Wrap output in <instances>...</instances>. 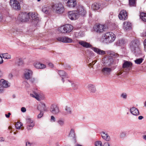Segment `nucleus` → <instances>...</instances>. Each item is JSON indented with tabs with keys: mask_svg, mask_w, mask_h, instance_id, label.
I'll return each instance as SVG.
<instances>
[{
	"mask_svg": "<svg viewBox=\"0 0 146 146\" xmlns=\"http://www.w3.org/2000/svg\"><path fill=\"white\" fill-rule=\"evenodd\" d=\"M108 53L110 55L108 58H105L104 59V65L109 66L117 63L119 59L117 58L119 57V55L112 51L109 52Z\"/></svg>",
	"mask_w": 146,
	"mask_h": 146,
	"instance_id": "1",
	"label": "nucleus"
},
{
	"mask_svg": "<svg viewBox=\"0 0 146 146\" xmlns=\"http://www.w3.org/2000/svg\"><path fill=\"white\" fill-rule=\"evenodd\" d=\"M139 45V41L136 39L133 40L129 44L131 50L136 56H138L141 53Z\"/></svg>",
	"mask_w": 146,
	"mask_h": 146,
	"instance_id": "2",
	"label": "nucleus"
},
{
	"mask_svg": "<svg viewBox=\"0 0 146 146\" xmlns=\"http://www.w3.org/2000/svg\"><path fill=\"white\" fill-rule=\"evenodd\" d=\"M115 39V34L112 32H109L103 34L101 41L104 43L108 44L113 42Z\"/></svg>",
	"mask_w": 146,
	"mask_h": 146,
	"instance_id": "3",
	"label": "nucleus"
},
{
	"mask_svg": "<svg viewBox=\"0 0 146 146\" xmlns=\"http://www.w3.org/2000/svg\"><path fill=\"white\" fill-rule=\"evenodd\" d=\"M51 7L57 13H61L64 12V7L61 3L53 4L52 5Z\"/></svg>",
	"mask_w": 146,
	"mask_h": 146,
	"instance_id": "4",
	"label": "nucleus"
},
{
	"mask_svg": "<svg viewBox=\"0 0 146 146\" xmlns=\"http://www.w3.org/2000/svg\"><path fill=\"white\" fill-rule=\"evenodd\" d=\"M23 3V0H10V5L14 9L19 10L21 8L20 4Z\"/></svg>",
	"mask_w": 146,
	"mask_h": 146,
	"instance_id": "5",
	"label": "nucleus"
},
{
	"mask_svg": "<svg viewBox=\"0 0 146 146\" xmlns=\"http://www.w3.org/2000/svg\"><path fill=\"white\" fill-rule=\"evenodd\" d=\"M72 25L68 24L63 25L59 28V30L62 33H67L70 32L73 29Z\"/></svg>",
	"mask_w": 146,
	"mask_h": 146,
	"instance_id": "6",
	"label": "nucleus"
},
{
	"mask_svg": "<svg viewBox=\"0 0 146 146\" xmlns=\"http://www.w3.org/2000/svg\"><path fill=\"white\" fill-rule=\"evenodd\" d=\"M68 16L71 20H75L79 17V14L77 11H69L68 13Z\"/></svg>",
	"mask_w": 146,
	"mask_h": 146,
	"instance_id": "7",
	"label": "nucleus"
},
{
	"mask_svg": "<svg viewBox=\"0 0 146 146\" xmlns=\"http://www.w3.org/2000/svg\"><path fill=\"white\" fill-rule=\"evenodd\" d=\"M26 125L27 129L28 131H29L34 126L35 122L31 118L28 117L26 119Z\"/></svg>",
	"mask_w": 146,
	"mask_h": 146,
	"instance_id": "8",
	"label": "nucleus"
},
{
	"mask_svg": "<svg viewBox=\"0 0 146 146\" xmlns=\"http://www.w3.org/2000/svg\"><path fill=\"white\" fill-rule=\"evenodd\" d=\"M29 14H19L18 17V20L21 22L26 21L30 18Z\"/></svg>",
	"mask_w": 146,
	"mask_h": 146,
	"instance_id": "9",
	"label": "nucleus"
},
{
	"mask_svg": "<svg viewBox=\"0 0 146 146\" xmlns=\"http://www.w3.org/2000/svg\"><path fill=\"white\" fill-rule=\"evenodd\" d=\"M25 78L27 80L30 78L31 77H32L33 75V71L29 69H26L25 70L24 73Z\"/></svg>",
	"mask_w": 146,
	"mask_h": 146,
	"instance_id": "10",
	"label": "nucleus"
},
{
	"mask_svg": "<svg viewBox=\"0 0 146 146\" xmlns=\"http://www.w3.org/2000/svg\"><path fill=\"white\" fill-rule=\"evenodd\" d=\"M119 18L120 20H126L128 18V14L125 10L121 11L118 15Z\"/></svg>",
	"mask_w": 146,
	"mask_h": 146,
	"instance_id": "11",
	"label": "nucleus"
},
{
	"mask_svg": "<svg viewBox=\"0 0 146 146\" xmlns=\"http://www.w3.org/2000/svg\"><path fill=\"white\" fill-rule=\"evenodd\" d=\"M112 70L111 68L108 67H104L102 70V74L104 76L109 75L111 72Z\"/></svg>",
	"mask_w": 146,
	"mask_h": 146,
	"instance_id": "12",
	"label": "nucleus"
},
{
	"mask_svg": "<svg viewBox=\"0 0 146 146\" xmlns=\"http://www.w3.org/2000/svg\"><path fill=\"white\" fill-rule=\"evenodd\" d=\"M64 1L66 3L67 6L73 8L75 7L76 5V0H64Z\"/></svg>",
	"mask_w": 146,
	"mask_h": 146,
	"instance_id": "13",
	"label": "nucleus"
},
{
	"mask_svg": "<svg viewBox=\"0 0 146 146\" xmlns=\"http://www.w3.org/2000/svg\"><path fill=\"white\" fill-rule=\"evenodd\" d=\"M104 26L102 25H96L94 27V30L97 33H100L103 32L104 29Z\"/></svg>",
	"mask_w": 146,
	"mask_h": 146,
	"instance_id": "14",
	"label": "nucleus"
},
{
	"mask_svg": "<svg viewBox=\"0 0 146 146\" xmlns=\"http://www.w3.org/2000/svg\"><path fill=\"white\" fill-rule=\"evenodd\" d=\"M50 111L54 114H57L59 112V110L58 107L55 104L52 105L50 108Z\"/></svg>",
	"mask_w": 146,
	"mask_h": 146,
	"instance_id": "15",
	"label": "nucleus"
},
{
	"mask_svg": "<svg viewBox=\"0 0 146 146\" xmlns=\"http://www.w3.org/2000/svg\"><path fill=\"white\" fill-rule=\"evenodd\" d=\"M58 74L62 78V80L63 83L64 82V78H68V76L67 74L63 70H57V71Z\"/></svg>",
	"mask_w": 146,
	"mask_h": 146,
	"instance_id": "16",
	"label": "nucleus"
},
{
	"mask_svg": "<svg viewBox=\"0 0 146 146\" xmlns=\"http://www.w3.org/2000/svg\"><path fill=\"white\" fill-rule=\"evenodd\" d=\"M79 44L83 47L86 48H92V46L90 43L84 41L80 40L78 42Z\"/></svg>",
	"mask_w": 146,
	"mask_h": 146,
	"instance_id": "17",
	"label": "nucleus"
},
{
	"mask_svg": "<svg viewBox=\"0 0 146 146\" xmlns=\"http://www.w3.org/2000/svg\"><path fill=\"white\" fill-rule=\"evenodd\" d=\"M92 49L98 55H103L106 54L105 51L101 50L100 49L95 47H92Z\"/></svg>",
	"mask_w": 146,
	"mask_h": 146,
	"instance_id": "18",
	"label": "nucleus"
},
{
	"mask_svg": "<svg viewBox=\"0 0 146 146\" xmlns=\"http://www.w3.org/2000/svg\"><path fill=\"white\" fill-rule=\"evenodd\" d=\"M33 65L37 69H41L46 68V66L45 65L38 62H35Z\"/></svg>",
	"mask_w": 146,
	"mask_h": 146,
	"instance_id": "19",
	"label": "nucleus"
},
{
	"mask_svg": "<svg viewBox=\"0 0 146 146\" xmlns=\"http://www.w3.org/2000/svg\"><path fill=\"white\" fill-rule=\"evenodd\" d=\"M1 86L4 88H7L10 86L8 82L3 79H1L0 82Z\"/></svg>",
	"mask_w": 146,
	"mask_h": 146,
	"instance_id": "20",
	"label": "nucleus"
},
{
	"mask_svg": "<svg viewBox=\"0 0 146 146\" xmlns=\"http://www.w3.org/2000/svg\"><path fill=\"white\" fill-rule=\"evenodd\" d=\"M132 65V63L130 62L124 61L123 64L122 68L123 69L131 68Z\"/></svg>",
	"mask_w": 146,
	"mask_h": 146,
	"instance_id": "21",
	"label": "nucleus"
},
{
	"mask_svg": "<svg viewBox=\"0 0 146 146\" xmlns=\"http://www.w3.org/2000/svg\"><path fill=\"white\" fill-rule=\"evenodd\" d=\"M69 137H72L73 139V141L74 142L76 143V137L75 133V131L73 129H71L69 134Z\"/></svg>",
	"mask_w": 146,
	"mask_h": 146,
	"instance_id": "22",
	"label": "nucleus"
},
{
	"mask_svg": "<svg viewBox=\"0 0 146 146\" xmlns=\"http://www.w3.org/2000/svg\"><path fill=\"white\" fill-rule=\"evenodd\" d=\"M102 137L103 139L106 141H109L110 140V138L108 133L102 131L101 133Z\"/></svg>",
	"mask_w": 146,
	"mask_h": 146,
	"instance_id": "23",
	"label": "nucleus"
},
{
	"mask_svg": "<svg viewBox=\"0 0 146 146\" xmlns=\"http://www.w3.org/2000/svg\"><path fill=\"white\" fill-rule=\"evenodd\" d=\"M77 11L78 12L79 15H81L84 16L85 15L86 13V11L84 10L83 7L82 6H79Z\"/></svg>",
	"mask_w": 146,
	"mask_h": 146,
	"instance_id": "24",
	"label": "nucleus"
},
{
	"mask_svg": "<svg viewBox=\"0 0 146 146\" xmlns=\"http://www.w3.org/2000/svg\"><path fill=\"white\" fill-rule=\"evenodd\" d=\"M72 113V111L71 108L67 106L65 107V111L63 112V114L65 115H71Z\"/></svg>",
	"mask_w": 146,
	"mask_h": 146,
	"instance_id": "25",
	"label": "nucleus"
},
{
	"mask_svg": "<svg viewBox=\"0 0 146 146\" xmlns=\"http://www.w3.org/2000/svg\"><path fill=\"white\" fill-rule=\"evenodd\" d=\"M101 4L99 3H95L92 5V9L94 10H97L99 9L101 7Z\"/></svg>",
	"mask_w": 146,
	"mask_h": 146,
	"instance_id": "26",
	"label": "nucleus"
},
{
	"mask_svg": "<svg viewBox=\"0 0 146 146\" xmlns=\"http://www.w3.org/2000/svg\"><path fill=\"white\" fill-rule=\"evenodd\" d=\"M88 88L90 93H94L96 92V88L94 85L91 84H89L88 86Z\"/></svg>",
	"mask_w": 146,
	"mask_h": 146,
	"instance_id": "27",
	"label": "nucleus"
},
{
	"mask_svg": "<svg viewBox=\"0 0 146 146\" xmlns=\"http://www.w3.org/2000/svg\"><path fill=\"white\" fill-rule=\"evenodd\" d=\"M123 27L126 31L130 29L131 28V23L129 22H125L123 23Z\"/></svg>",
	"mask_w": 146,
	"mask_h": 146,
	"instance_id": "28",
	"label": "nucleus"
},
{
	"mask_svg": "<svg viewBox=\"0 0 146 146\" xmlns=\"http://www.w3.org/2000/svg\"><path fill=\"white\" fill-rule=\"evenodd\" d=\"M130 112L133 115H137L139 113L138 110L135 107H133L131 109Z\"/></svg>",
	"mask_w": 146,
	"mask_h": 146,
	"instance_id": "29",
	"label": "nucleus"
},
{
	"mask_svg": "<svg viewBox=\"0 0 146 146\" xmlns=\"http://www.w3.org/2000/svg\"><path fill=\"white\" fill-rule=\"evenodd\" d=\"M45 105L42 102H40V104L37 107L38 110L40 111H45Z\"/></svg>",
	"mask_w": 146,
	"mask_h": 146,
	"instance_id": "30",
	"label": "nucleus"
},
{
	"mask_svg": "<svg viewBox=\"0 0 146 146\" xmlns=\"http://www.w3.org/2000/svg\"><path fill=\"white\" fill-rule=\"evenodd\" d=\"M29 13L30 14H29L30 18L29 19H31V18L33 20L36 21H37L38 19V18L35 13H29Z\"/></svg>",
	"mask_w": 146,
	"mask_h": 146,
	"instance_id": "31",
	"label": "nucleus"
},
{
	"mask_svg": "<svg viewBox=\"0 0 146 146\" xmlns=\"http://www.w3.org/2000/svg\"><path fill=\"white\" fill-rule=\"evenodd\" d=\"M72 42V39L66 36H63V42L66 43H71Z\"/></svg>",
	"mask_w": 146,
	"mask_h": 146,
	"instance_id": "32",
	"label": "nucleus"
},
{
	"mask_svg": "<svg viewBox=\"0 0 146 146\" xmlns=\"http://www.w3.org/2000/svg\"><path fill=\"white\" fill-rule=\"evenodd\" d=\"M140 18L143 21L146 22V14L141 12L140 14Z\"/></svg>",
	"mask_w": 146,
	"mask_h": 146,
	"instance_id": "33",
	"label": "nucleus"
},
{
	"mask_svg": "<svg viewBox=\"0 0 146 146\" xmlns=\"http://www.w3.org/2000/svg\"><path fill=\"white\" fill-rule=\"evenodd\" d=\"M36 96L35 98L38 101H40L41 100H43L44 98V97L43 96L38 94L37 93Z\"/></svg>",
	"mask_w": 146,
	"mask_h": 146,
	"instance_id": "34",
	"label": "nucleus"
},
{
	"mask_svg": "<svg viewBox=\"0 0 146 146\" xmlns=\"http://www.w3.org/2000/svg\"><path fill=\"white\" fill-rule=\"evenodd\" d=\"M49 10V6L45 5H44L42 8V11L44 13H48V11Z\"/></svg>",
	"mask_w": 146,
	"mask_h": 146,
	"instance_id": "35",
	"label": "nucleus"
},
{
	"mask_svg": "<svg viewBox=\"0 0 146 146\" xmlns=\"http://www.w3.org/2000/svg\"><path fill=\"white\" fill-rule=\"evenodd\" d=\"M143 60V59L142 58L137 59L134 60V62L135 64H140Z\"/></svg>",
	"mask_w": 146,
	"mask_h": 146,
	"instance_id": "36",
	"label": "nucleus"
},
{
	"mask_svg": "<svg viewBox=\"0 0 146 146\" xmlns=\"http://www.w3.org/2000/svg\"><path fill=\"white\" fill-rule=\"evenodd\" d=\"M3 56L5 59H10L11 58V55L7 53L3 54Z\"/></svg>",
	"mask_w": 146,
	"mask_h": 146,
	"instance_id": "37",
	"label": "nucleus"
},
{
	"mask_svg": "<svg viewBox=\"0 0 146 146\" xmlns=\"http://www.w3.org/2000/svg\"><path fill=\"white\" fill-rule=\"evenodd\" d=\"M68 82H69L71 84V86L73 88L74 90H76L78 88V86L77 85L75 84L74 82L70 80H68Z\"/></svg>",
	"mask_w": 146,
	"mask_h": 146,
	"instance_id": "38",
	"label": "nucleus"
},
{
	"mask_svg": "<svg viewBox=\"0 0 146 146\" xmlns=\"http://www.w3.org/2000/svg\"><path fill=\"white\" fill-rule=\"evenodd\" d=\"M126 136V133L125 132H121L119 135V137L121 139H124Z\"/></svg>",
	"mask_w": 146,
	"mask_h": 146,
	"instance_id": "39",
	"label": "nucleus"
},
{
	"mask_svg": "<svg viewBox=\"0 0 146 146\" xmlns=\"http://www.w3.org/2000/svg\"><path fill=\"white\" fill-rule=\"evenodd\" d=\"M57 122L58 124L60 126H62L64 124V120L60 119L57 121Z\"/></svg>",
	"mask_w": 146,
	"mask_h": 146,
	"instance_id": "40",
	"label": "nucleus"
},
{
	"mask_svg": "<svg viewBox=\"0 0 146 146\" xmlns=\"http://www.w3.org/2000/svg\"><path fill=\"white\" fill-rule=\"evenodd\" d=\"M129 4L130 6H136L135 0H129Z\"/></svg>",
	"mask_w": 146,
	"mask_h": 146,
	"instance_id": "41",
	"label": "nucleus"
},
{
	"mask_svg": "<svg viewBox=\"0 0 146 146\" xmlns=\"http://www.w3.org/2000/svg\"><path fill=\"white\" fill-rule=\"evenodd\" d=\"M22 125V124L21 123L19 122H17L16 123L15 127L17 129H19L21 127Z\"/></svg>",
	"mask_w": 146,
	"mask_h": 146,
	"instance_id": "42",
	"label": "nucleus"
},
{
	"mask_svg": "<svg viewBox=\"0 0 146 146\" xmlns=\"http://www.w3.org/2000/svg\"><path fill=\"white\" fill-rule=\"evenodd\" d=\"M17 62V64L19 66L22 65L23 63V62L22 59L20 58H19Z\"/></svg>",
	"mask_w": 146,
	"mask_h": 146,
	"instance_id": "43",
	"label": "nucleus"
},
{
	"mask_svg": "<svg viewBox=\"0 0 146 146\" xmlns=\"http://www.w3.org/2000/svg\"><path fill=\"white\" fill-rule=\"evenodd\" d=\"M124 41L122 40H119L117 41L116 43V45L117 46H121L123 44Z\"/></svg>",
	"mask_w": 146,
	"mask_h": 146,
	"instance_id": "44",
	"label": "nucleus"
},
{
	"mask_svg": "<svg viewBox=\"0 0 146 146\" xmlns=\"http://www.w3.org/2000/svg\"><path fill=\"white\" fill-rule=\"evenodd\" d=\"M95 146H102V143L101 141H96L95 143Z\"/></svg>",
	"mask_w": 146,
	"mask_h": 146,
	"instance_id": "45",
	"label": "nucleus"
},
{
	"mask_svg": "<svg viewBox=\"0 0 146 146\" xmlns=\"http://www.w3.org/2000/svg\"><path fill=\"white\" fill-rule=\"evenodd\" d=\"M121 97L124 99H126L127 98V94L125 93H122L121 95Z\"/></svg>",
	"mask_w": 146,
	"mask_h": 146,
	"instance_id": "46",
	"label": "nucleus"
},
{
	"mask_svg": "<svg viewBox=\"0 0 146 146\" xmlns=\"http://www.w3.org/2000/svg\"><path fill=\"white\" fill-rule=\"evenodd\" d=\"M5 20L2 14L0 13V22L5 21Z\"/></svg>",
	"mask_w": 146,
	"mask_h": 146,
	"instance_id": "47",
	"label": "nucleus"
},
{
	"mask_svg": "<svg viewBox=\"0 0 146 146\" xmlns=\"http://www.w3.org/2000/svg\"><path fill=\"white\" fill-rule=\"evenodd\" d=\"M43 111H40V113L38 114L37 116V118L38 119H40L42 117L43 115Z\"/></svg>",
	"mask_w": 146,
	"mask_h": 146,
	"instance_id": "48",
	"label": "nucleus"
},
{
	"mask_svg": "<svg viewBox=\"0 0 146 146\" xmlns=\"http://www.w3.org/2000/svg\"><path fill=\"white\" fill-rule=\"evenodd\" d=\"M56 39L58 41L63 42V36L59 37L57 38Z\"/></svg>",
	"mask_w": 146,
	"mask_h": 146,
	"instance_id": "49",
	"label": "nucleus"
},
{
	"mask_svg": "<svg viewBox=\"0 0 146 146\" xmlns=\"http://www.w3.org/2000/svg\"><path fill=\"white\" fill-rule=\"evenodd\" d=\"M24 84L26 88H30V86L27 82H24Z\"/></svg>",
	"mask_w": 146,
	"mask_h": 146,
	"instance_id": "50",
	"label": "nucleus"
},
{
	"mask_svg": "<svg viewBox=\"0 0 146 146\" xmlns=\"http://www.w3.org/2000/svg\"><path fill=\"white\" fill-rule=\"evenodd\" d=\"M143 43L144 48V50L146 52V39L144 40Z\"/></svg>",
	"mask_w": 146,
	"mask_h": 146,
	"instance_id": "51",
	"label": "nucleus"
},
{
	"mask_svg": "<svg viewBox=\"0 0 146 146\" xmlns=\"http://www.w3.org/2000/svg\"><path fill=\"white\" fill-rule=\"evenodd\" d=\"M29 80L32 83L34 82L35 80V79L34 78H32V77H31L29 79Z\"/></svg>",
	"mask_w": 146,
	"mask_h": 146,
	"instance_id": "52",
	"label": "nucleus"
},
{
	"mask_svg": "<svg viewBox=\"0 0 146 146\" xmlns=\"http://www.w3.org/2000/svg\"><path fill=\"white\" fill-rule=\"evenodd\" d=\"M96 62V61L94 60V61H93L91 63H90L89 64V66H92V65H94L95 64V63Z\"/></svg>",
	"mask_w": 146,
	"mask_h": 146,
	"instance_id": "53",
	"label": "nucleus"
},
{
	"mask_svg": "<svg viewBox=\"0 0 146 146\" xmlns=\"http://www.w3.org/2000/svg\"><path fill=\"white\" fill-rule=\"evenodd\" d=\"M51 121L53 122L55 121V119L54 117L53 116H51Z\"/></svg>",
	"mask_w": 146,
	"mask_h": 146,
	"instance_id": "54",
	"label": "nucleus"
},
{
	"mask_svg": "<svg viewBox=\"0 0 146 146\" xmlns=\"http://www.w3.org/2000/svg\"><path fill=\"white\" fill-rule=\"evenodd\" d=\"M13 76V74L12 73H10L8 75V78L10 79H11L12 78Z\"/></svg>",
	"mask_w": 146,
	"mask_h": 146,
	"instance_id": "55",
	"label": "nucleus"
},
{
	"mask_svg": "<svg viewBox=\"0 0 146 146\" xmlns=\"http://www.w3.org/2000/svg\"><path fill=\"white\" fill-rule=\"evenodd\" d=\"M21 110L23 112H25L26 111V109L25 107H22L21 108Z\"/></svg>",
	"mask_w": 146,
	"mask_h": 146,
	"instance_id": "56",
	"label": "nucleus"
},
{
	"mask_svg": "<svg viewBox=\"0 0 146 146\" xmlns=\"http://www.w3.org/2000/svg\"><path fill=\"white\" fill-rule=\"evenodd\" d=\"M102 146H110V144L108 142L105 143Z\"/></svg>",
	"mask_w": 146,
	"mask_h": 146,
	"instance_id": "57",
	"label": "nucleus"
},
{
	"mask_svg": "<svg viewBox=\"0 0 146 146\" xmlns=\"http://www.w3.org/2000/svg\"><path fill=\"white\" fill-rule=\"evenodd\" d=\"M37 94V93H34V94H30V96L31 97H33V98H35L36 97V95Z\"/></svg>",
	"mask_w": 146,
	"mask_h": 146,
	"instance_id": "58",
	"label": "nucleus"
},
{
	"mask_svg": "<svg viewBox=\"0 0 146 146\" xmlns=\"http://www.w3.org/2000/svg\"><path fill=\"white\" fill-rule=\"evenodd\" d=\"M48 65L51 68H53L54 66L53 64L51 62L49 63L48 64Z\"/></svg>",
	"mask_w": 146,
	"mask_h": 146,
	"instance_id": "59",
	"label": "nucleus"
},
{
	"mask_svg": "<svg viewBox=\"0 0 146 146\" xmlns=\"http://www.w3.org/2000/svg\"><path fill=\"white\" fill-rule=\"evenodd\" d=\"M3 59L2 58V57L0 56V64H2L3 63Z\"/></svg>",
	"mask_w": 146,
	"mask_h": 146,
	"instance_id": "60",
	"label": "nucleus"
},
{
	"mask_svg": "<svg viewBox=\"0 0 146 146\" xmlns=\"http://www.w3.org/2000/svg\"><path fill=\"white\" fill-rule=\"evenodd\" d=\"M26 146H32L31 144L29 142H27L26 144Z\"/></svg>",
	"mask_w": 146,
	"mask_h": 146,
	"instance_id": "61",
	"label": "nucleus"
},
{
	"mask_svg": "<svg viewBox=\"0 0 146 146\" xmlns=\"http://www.w3.org/2000/svg\"><path fill=\"white\" fill-rule=\"evenodd\" d=\"M11 115V113H9L8 114H5V116L7 118H9L10 117V115Z\"/></svg>",
	"mask_w": 146,
	"mask_h": 146,
	"instance_id": "62",
	"label": "nucleus"
},
{
	"mask_svg": "<svg viewBox=\"0 0 146 146\" xmlns=\"http://www.w3.org/2000/svg\"><path fill=\"white\" fill-rule=\"evenodd\" d=\"M90 56L92 57L94 56V53L92 52H91L90 53Z\"/></svg>",
	"mask_w": 146,
	"mask_h": 146,
	"instance_id": "63",
	"label": "nucleus"
},
{
	"mask_svg": "<svg viewBox=\"0 0 146 146\" xmlns=\"http://www.w3.org/2000/svg\"><path fill=\"white\" fill-rule=\"evenodd\" d=\"M5 140V139L2 137H0V141L2 142L4 141Z\"/></svg>",
	"mask_w": 146,
	"mask_h": 146,
	"instance_id": "64",
	"label": "nucleus"
}]
</instances>
